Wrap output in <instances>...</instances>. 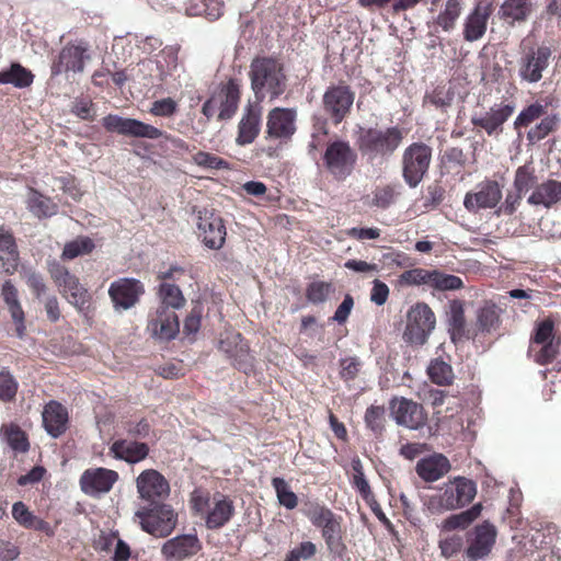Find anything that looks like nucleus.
Here are the masks:
<instances>
[{"label": "nucleus", "mask_w": 561, "mask_h": 561, "mask_svg": "<svg viewBox=\"0 0 561 561\" xmlns=\"http://www.w3.org/2000/svg\"><path fill=\"white\" fill-rule=\"evenodd\" d=\"M110 454L116 459H121L129 463H136L148 456L149 447L146 443L118 439L110 447Z\"/></svg>", "instance_id": "obj_31"}, {"label": "nucleus", "mask_w": 561, "mask_h": 561, "mask_svg": "<svg viewBox=\"0 0 561 561\" xmlns=\"http://www.w3.org/2000/svg\"><path fill=\"white\" fill-rule=\"evenodd\" d=\"M219 350L233 360V365L245 374L253 371V357L249 345L238 332H227L219 341Z\"/></svg>", "instance_id": "obj_17"}, {"label": "nucleus", "mask_w": 561, "mask_h": 561, "mask_svg": "<svg viewBox=\"0 0 561 561\" xmlns=\"http://www.w3.org/2000/svg\"><path fill=\"white\" fill-rule=\"evenodd\" d=\"M142 530L154 537L169 536L178 524V514L169 504L156 503L135 512Z\"/></svg>", "instance_id": "obj_5"}, {"label": "nucleus", "mask_w": 561, "mask_h": 561, "mask_svg": "<svg viewBox=\"0 0 561 561\" xmlns=\"http://www.w3.org/2000/svg\"><path fill=\"white\" fill-rule=\"evenodd\" d=\"M436 325V317L431 307L425 302H417L407 313V323L403 339L412 345H423Z\"/></svg>", "instance_id": "obj_8"}, {"label": "nucleus", "mask_w": 561, "mask_h": 561, "mask_svg": "<svg viewBox=\"0 0 561 561\" xmlns=\"http://www.w3.org/2000/svg\"><path fill=\"white\" fill-rule=\"evenodd\" d=\"M561 118L558 114H546L540 118V122L533 126L527 133V140L534 145L545 139L548 135L553 133L560 123Z\"/></svg>", "instance_id": "obj_43"}, {"label": "nucleus", "mask_w": 561, "mask_h": 561, "mask_svg": "<svg viewBox=\"0 0 561 561\" xmlns=\"http://www.w3.org/2000/svg\"><path fill=\"white\" fill-rule=\"evenodd\" d=\"M136 485L139 497L149 504L162 502L170 493L169 482L154 469L144 470L138 476Z\"/></svg>", "instance_id": "obj_15"}, {"label": "nucleus", "mask_w": 561, "mask_h": 561, "mask_svg": "<svg viewBox=\"0 0 561 561\" xmlns=\"http://www.w3.org/2000/svg\"><path fill=\"white\" fill-rule=\"evenodd\" d=\"M317 552L316 545L311 541H304L298 547L291 549L286 556L285 561H301L312 558Z\"/></svg>", "instance_id": "obj_60"}, {"label": "nucleus", "mask_w": 561, "mask_h": 561, "mask_svg": "<svg viewBox=\"0 0 561 561\" xmlns=\"http://www.w3.org/2000/svg\"><path fill=\"white\" fill-rule=\"evenodd\" d=\"M214 95L218 100L219 105L218 118L221 121L230 119L238 108L240 100L239 84L234 80H229L228 83Z\"/></svg>", "instance_id": "obj_35"}, {"label": "nucleus", "mask_w": 561, "mask_h": 561, "mask_svg": "<svg viewBox=\"0 0 561 561\" xmlns=\"http://www.w3.org/2000/svg\"><path fill=\"white\" fill-rule=\"evenodd\" d=\"M551 49L539 46L529 49L519 60L518 75L523 81L536 83L541 80L542 72L548 68Z\"/></svg>", "instance_id": "obj_16"}, {"label": "nucleus", "mask_w": 561, "mask_h": 561, "mask_svg": "<svg viewBox=\"0 0 561 561\" xmlns=\"http://www.w3.org/2000/svg\"><path fill=\"white\" fill-rule=\"evenodd\" d=\"M198 237L205 247L211 250L222 248L227 231L220 216L214 210L203 209L197 215Z\"/></svg>", "instance_id": "obj_12"}, {"label": "nucleus", "mask_w": 561, "mask_h": 561, "mask_svg": "<svg viewBox=\"0 0 561 561\" xmlns=\"http://www.w3.org/2000/svg\"><path fill=\"white\" fill-rule=\"evenodd\" d=\"M192 507L205 519L208 529L224 527L233 516V502L224 494L216 493L213 496L196 490L192 494Z\"/></svg>", "instance_id": "obj_4"}, {"label": "nucleus", "mask_w": 561, "mask_h": 561, "mask_svg": "<svg viewBox=\"0 0 561 561\" xmlns=\"http://www.w3.org/2000/svg\"><path fill=\"white\" fill-rule=\"evenodd\" d=\"M515 111L513 103H496L489 108V111L474 114L471 117V123L476 127H480L489 136L497 135L502 131L503 124L512 116Z\"/></svg>", "instance_id": "obj_23"}, {"label": "nucleus", "mask_w": 561, "mask_h": 561, "mask_svg": "<svg viewBox=\"0 0 561 561\" xmlns=\"http://www.w3.org/2000/svg\"><path fill=\"white\" fill-rule=\"evenodd\" d=\"M357 154L347 141L335 140L328 145L323 161L336 180H345L353 171Z\"/></svg>", "instance_id": "obj_9"}, {"label": "nucleus", "mask_w": 561, "mask_h": 561, "mask_svg": "<svg viewBox=\"0 0 561 561\" xmlns=\"http://www.w3.org/2000/svg\"><path fill=\"white\" fill-rule=\"evenodd\" d=\"M201 549L202 543L196 534H185L167 540L161 554L167 561H182L195 556Z\"/></svg>", "instance_id": "obj_24"}, {"label": "nucleus", "mask_w": 561, "mask_h": 561, "mask_svg": "<svg viewBox=\"0 0 561 561\" xmlns=\"http://www.w3.org/2000/svg\"><path fill=\"white\" fill-rule=\"evenodd\" d=\"M305 515L314 527L321 528L328 549L340 554L345 548L342 541V518L327 506L318 503H311L305 511Z\"/></svg>", "instance_id": "obj_6"}, {"label": "nucleus", "mask_w": 561, "mask_h": 561, "mask_svg": "<svg viewBox=\"0 0 561 561\" xmlns=\"http://www.w3.org/2000/svg\"><path fill=\"white\" fill-rule=\"evenodd\" d=\"M34 76L20 64H12L9 69L0 71V83L12 84L15 88H26L33 82Z\"/></svg>", "instance_id": "obj_41"}, {"label": "nucleus", "mask_w": 561, "mask_h": 561, "mask_svg": "<svg viewBox=\"0 0 561 561\" xmlns=\"http://www.w3.org/2000/svg\"><path fill=\"white\" fill-rule=\"evenodd\" d=\"M178 108V104L171 98L154 101L151 105L150 113L156 116H172Z\"/></svg>", "instance_id": "obj_62"}, {"label": "nucleus", "mask_w": 561, "mask_h": 561, "mask_svg": "<svg viewBox=\"0 0 561 561\" xmlns=\"http://www.w3.org/2000/svg\"><path fill=\"white\" fill-rule=\"evenodd\" d=\"M402 139V129L398 127L359 128L357 145L363 157L374 163L388 159L399 148Z\"/></svg>", "instance_id": "obj_2"}, {"label": "nucleus", "mask_w": 561, "mask_h": 561, "mask_svg": "<svg viewBox=\"0 0 561 561\" xmlns=\"http://www.w3.org/2000/svg\"><path fill=\"white\" fill-rule=\"evenodd\" d=\"M222 0H203L201 4L191 3L186 8V13L192 16L204 15L210 21H215L222 15Z\"/></svg>", "instance_id": "obj_44"}, {"label": "nucleus", "mask_w": 561, "mask_h": 561, "mask_svg": "<svg viewBox=\"0 0 561 561\" xmlns=\"http://www.w3.org/2000/svg\"><path fill=\"white\" fill-rule=\"evenodd\" d=\"M446 322L451 341L456 343L461 340L466 328L465 305L461 300L454 299L449 301Z\"/></svg>", "instance_id": "obj_37"}, {"label": "nucleus", "mask_w": 561, "mask_h": 561, "mask_svg": "<svg viewBox=\"0 0 561 561\" xmlns=\"http://www.w3.org/2000/svg\"><path fill=\"white\" fill-rule=\"evenodd\" d=\"M48 272L59 293L70 305L79 311L88 308L91 295L76 275L71 274L67 267L56 261L48 263Z\"/></svg>", "instance_id": "obj_7"}, {"label": "nucleus", "mask_w": 561, "mask_h": 561, "mask_svg": "<svg viewBox=\"0 0 561 561\" xmlns=\"http://www.w3.org/2000/svg\"><path fill=\"white\" fill-rule=\"evenodd\" d=\"M476 494V482L458 476L445 482L436 494L430 496L427 507L433 513L461 508L471 503Z\"/></svg>", "instance_id": "obj_3"}, {"label": "nucleus", "mask_w": 561, "mask_h": 561, "mask_svg": "<svg viewBox=\"0 0 561 561\" xmlns=\"http://www.w3.org/2000/svg\"><path fill=\"white\" fill-rule=\"evenodd\" d=\"M272 485L275 489L278 502L287 510H294L298 504L297 495L290 490L283 478H274Z\"/></svg>", "instance_id": "obj_54"}, {"label": "nucleus", "mask_w": 561, "mask_h": 561, "mask_svg": "<svg viewBox=\"0 0 561 561\" xmlns=\"http://www.w3.org/2000/svg\"><path fill=\"white\" fill-rule=\"evenodd\" d=\"M534 10L531 0H505L499 10L501 19L510 22H524L526 21Z\"/></svg>", "instance_id": "obj_38"}, {"label": "nucleus", "mask_w": 561, "mask_h": 561, "mask_svg": "<svg viewBox=\"0 0 561 561\" xmlns=\"http://www.w3.org/2000/svg\"><path fill=\"white\" fill-rule=\"evenodd\" d=\"M396 195V190L392 186L379 187L374 192L373 205L388 208L394 202Z\"/></svg>", "instance_id": "obj_61"}, {"label": "nucleus", "mask_w": 561, "mask_h": 561, "mask_svg": "<svg viewBox=\"0 0 561 561\" xmlns=\"http://www.w3.org/2000/svg\"><path fill=\"white\" fill-rule=\"evenodd\" d=\"M1 296L10 311L12 320L15 323L16 336L22 339L25 333L24 311L18 298V289L10 279L3 283Z\"/></svg>", "instance_id": "obj_33"}, {"label": "nucleus", "mask_w": 561, "mask_h": 561, "mask_svg": "<svg viewBox=\"0 0 561 561\" xmlns=\"http://www.w3.org/2000/svg\"><path fill=\"white\" fill-rule=\"evenodd\" d=\"M502 310L493 302H485L477 312V325L483 333L495 332L501 325Z\"/></svg>", "instance_id": "obj_40"}, {"label": "nucleus", "mask_w": 561, "mask_h": 561, "mask_svg": "<svg viewBox=\"0 0 561 561\" xmlns=\"http://www.w3.org/2000/svg\"><path fill=\"white\" fill-rule=\"evenodd\" d=\"M462 7L460 0H448L444 10L437 15L436 23L445 32L454 30L456 21L461 13Z\"/></svg>", "instance_id": "obj_47"}, {"label": "nucleus", "mask_w": 561, "mask_h": 561, "mask_svg": "<svg viewBox=\"0 0 561 561\" xmlns=\"http://www.w3.org/2000/svg\"><path fill=\"white\" fill-rule=\"evenodd\" d=\"M103 127L110 133L126 137L158 139L163 133L159 128L130 117L108 114L102 119Z\"/></svg>", "instance_id": "obj_10"}, {"label": "nucleus", "mask_w": 561, "mask_h": 561, "mask_svg": "<svg viewBox=\"0 0 561 561\" xmlns=\"http://www.w3.org/2000/svg\"><path fill=\"white\" fill-rule=\"evenodd\" d=\"M0 438L16 454H24L30 449L27 436L18 424H2Z\"/></svg>", "instance_id": "obj_39"}, {"label": "nucleus", "mask_w": 561, "mask_h": 561, "mask_svg": "<svg viewBox=\"0 0 561 561\" xmlns=\"http://www.w3.org/2000/svg\"><path fill=\"white\" fill-rule=\"evenodd\" d=\"M159 295L161 298L160 307H167L168 309L174 310L182 308L185 304V298L181 289L173 284H161Z\"/></svg>", "instance_id": "obj_48"}, {"label": "nucleus", "mask_w": 561, "mask_h": 561, "mask_svg": "<svg viewBox=\"0 0 561 561\" xmlns=\"http://www.w3.org/2000/svg\"><path fill=\"white\" fill-rule=\"evenodd\" d=\"M481 511L482 505L480 503L474 504L471 508L446 518L442 527L444 530L463 529L480 516Z\"/></svg>", "instance_id": "obj_45"}, {"label": "nucleus", "mask_w": 561, "mask_h": 561, "mask_svg": "<svg viewBox=\"0 0 561 561\" xmlns=\"http://www.w3.org/2000/svg\"><path fill=\"white\" fill-rule=\"evenodd\" d=\"M463 287V282L460 277L451 274H446L438 270H434L432 282V289L439 291L458 290Z\"/></svg>", "instance_id": "obj_55"}, {"label": "nucleus", "mask_w": 561, "mask_h": 561, "mask_svg": "<svg viewBox=\"0 0 561 561\" xmlns=\"http://www.w3.org/2000/svg\"><path fill=\"white\" fill-rule=\"evenodd\" d=\"M450 468V462L446 456L435 454L419 460L415 470L422 480L434 482L448 473Z\"/></svg>", "instance_id": "obj_30"}, {"label": "nucleus", "mask_w": 561, "mask_h": 561, "mask_svg": "<svg viewBox=\"0 0 561 561\" xmlns=\"http://www.w3.org/2000/svg\"><path fill=\"white\" fill-rule=\"evenodd\" d=\"M322 103L325 114L337 125L348 114L354 103V93L347 85H331L324 92Z\"/></svg>", "instance_id": "obj_13"}, {"label": "nucleus", "mask_w": 561, "mask_h": 561, "mask_svg": "<svg viewBox=\"0 0 561 561\" xmlns=\"http://www.w3.org/2000/svg\"><path fill=\"white\" fill-rule=\"evenodd\" d=\"M490 9L488 5L478 4L472 12L468 14L463 24V37L467 42L480 39L488 25Z\"/></svg>", "instance_id": "obj_32"}, {"label": "nucleus", "mask_w": 561, "mask_h": 561, "mask_svg": "<svg viewBox=\"0 0 561 561\" xmlns=\"http://www.w3.org/2000/svg\"><path fill=\"white\" fill-rule=\"evenodd\" d=\"M432 149L424 144H412L403 154V178L410 187H415L428 170Z\"/></svg>", "instance_id": "obj_11"}, {"label": "nucleus", "mask_w": 561, "mask_h": 561, "mask_svg": "<svg viewBox=\"0 0 561 561\" xmlns=\"http://www.w3.org/2000/svg\"><path fill=\"white\" fill-rule=\"evenodd\" d=\"M89 59L87 47L83 45H67L59 53L58 59L51 66V75L58 76L64 72H81L84 61Z\"/></svg>", "instance_id": "obj_25"}, {"label": "nucleus", "mask_w": 561, "mask_h": 561, "mask_svg": "<svg viewBox=\"0 0 561 561\" xmlns=\"http://www.w3.org/2000/svg\"><path fill=\"white\" fill-rule=\"evenodd\" d=\"M192 161L205 170H230V163L227 160L206 151L195 152Z\"/></svg>", "instance_id": "obj_50"}, {"label": "nucleus", "mask_w": 561, "mask_h": 561, "mask_svg": "<svg viewBox=\"0 0 561 561\" xmlns=\"http://www.w3.org/2000/svg\"><path fill=\"white\" fill-rule=\"evenodd\" d=\"M496 528L489 522L477 525L472 531L466 556L471 561L488 557L495 543Z\"/></svg>", "instance_id": "obj_22"}, {"label": "nucleus", "mask_w": 561, "mask_h": 561, "mask_svg": "<svg viewBox=\"0 0 561 561\" xmlns=\"http://www.w3.org/2000/svg\"><path fill=\"white\" fill-rule=\"evenodd\" d=\"M12 517L23 527H36L37 522L33 513L26 507L23 502H15L12 506Z\"/></svg>", "instance_id": "obj_58"}, {"label": "nucleus", "mask_w": 561, "mask_h": 561, "mask_svg": "<svg viewBox=\"0 0 561 561\" xmlns=\"http://www.w3.org/2000/svg\"><path fill=\"white\" fill-rule=\"evenodd\" d=\"M42 417L44 427L51 437L57 438L66 432L68 412L59 402H48L43 410Z\"/></svg>", "instance_id": "obj_28"}, {"label": "nucleus", "mask_w": 561, "mask_h": 561, "mask_svg": "<svg viewBox=\"0 0 561 561\" xmlns=\"http://www.w3.org/2000/svg\"><path fill=\"white\" fill-rule=\"evenodd\" d=\"M148 328L154 337L161 341H170L180 331L179 318L174 310L159 307L156 317L150 320Z\"/></svg>", "instance_id": "obj_26"}, {"label": "nucleus", "mask_w": 561, "mask_h": 561, "mask_svg": "<svg viewBox=\"0 0 561 561\" xmlns=\"http://www.w3.org/2000/svg\"><path fill=\"white\" fill-rule=\"evenodd\" d=\"M434 270L412 268L405 271L400 276V282L410 286L424 285L432 288Z\"/></svg>", "instance_id": "obj_52"}, {"label": "nucleus", "mask_w": 561, "mask_h": 561, "mask_svg": "<svg viewBox=\"0 0 561 561\" xmlns=\"http://www.w3.org/2000/svg\"><path fill=\"white\" fill-rule=\"evenodd\" d=\"M531 341L535 344H547L554 342L553 322L550 319L541 321L537 325Z\"/></svg>", "instance_id": "obj_59"}, {"label": "nucleus", "mask_w": 561, "mask_h": 561, "mask_svg": "<svg viewBox=\"0 0 561 561\" xmlns=\"http://www.w3.org/2000/svg\"><path fill=\"white\" fill-rule=\"evenodd\" d=\"M178 53V48L167 46L157 55L156 66L162 81L175 80L180 76Z\"/></svg>", "instance_id": "obj_36"}, {"label": "nucleus", "mask_w": 561, "mask_h": 561, "mask_svg": "<svg viewBox=\"0 0 561 561\" xmlns=\"http://www.w3.org/2000/svg\"><path fill=\"white\" fill-rule=\"evenodd\" d=\"M19 382L8 367L0 369V400L12 401L18 392Z\"/></svg>", "instance_id": "obj_53"}, {"label": "nucleus", "mask_w": 561, "mask_h": 561, "mask_svg": "<svg viewBox=\"0 0 561 561\" xmlns=\"http://www.w3.org/2000/svg\"><path fill=\"white\" fill-rule=\"evenodd\" d=\"M94 242L89 237H78L77 239L66 243L62 257L73 260L77 256L90 253L94 249Z\"/></svg>", "instance_id": "obj_51"}, {"label": "nucleus", "mask_w": 561, "mask_h": 561, "mask_svg": "<svg viewBox=\"0 0 561 561\" xmlns=\"http://www.w3.org/2000/svg\"><path fill=\"white\" fill-rule=\"evenodd\" d=\"M145 293L140 280L130 277H123L114 280L108 288V296L115 311L133 308Z\"/></svg>", "instance_id": "obj_14"}, {"label": "nucleus", "mask_w": 561, "mask_h": 561, "mask_svg": "<svg viewBox=\"0 0 561 561\" xmlns=\"http://www.w3.org/2000/svg\"><path fill=\"white\" fill-rule=\"evenodd\" d=\"M547 114V108L539 102H535L523 108L514 121V128L519 130L527 127Z\"/></svg>", "instance_id": "obj_49"}, {"label": "nucleus", "mask_w": 561, "mask_h": 561, "mask_svg": "<svg viewBox=\"0 0 561 561\" xmlns=\"http://www.w3.org/2000/svg\"><path fill=\"white\" fill-rule=\"evenodd\" d=\"M19 265V253L12 234L0 226V272L13 274Z\"/></svg>", "instance_id": "obj_34"}, {"label": "nucleus", "mask_w": 561, "mask_h": 561, "mask_svg": "<svg viewBox=\"0 0 561 561\" xmlns=\"http://www.w3.org/2000/svg\"><path fill=\"white\" fill-rule=\"evenodd\" d=\"M118 480V473L106 468L85 470L80 477V486L84 494L98 497L108 493Z\"/></svg>", "instance_id": "obj_18"}, {"label": "nucleus", "mask_w": 561, "mask_h": 561, "mask_svg": "<svg viewBox=\"0 0 561 561\" xmlns=\"http://www.w3.org/2000/svg\"><path fill=\"white\" fill-rule=\"evenodd\" d=\"M537 178L529 165H522L515 172L514 187L519 194L534 190L537 185Z\"/></svg>", "instance_id": "obj_56"}, {"label": "nucleus", "mask_w": 561, "mask_h": 561, "mask_svg": "<svg viewBox=\"0 0 561 561\" xmlns=\"http://www.w3.org/2000/svg\"><path fill=\"white\" fill-rule=\"evenodd\" d=\"M391 415L397 424L410 430H419L425 425L426 414L421 404L405 399H393L390 402Z\"/></svg>", "instance_id": "obj_20"}, {"label": "nucleus", "mask_w": 561, "mask_h": 561, "mask_svg": "<svg viewBox=\"0 0 561 561\" xmlns=\"http://www.w3.org/2000/svg\"><path fill=\"white\" fill-rule=\"evenodd\" d=\"M502 198V190L496 181L486 180L476 186L474 192L466 194L463 206L469 211L495 207Z\"/></svg>", "instance_id": "obj_19"}, {"label": "nucleus", "mask_w": 561, "mask_h": 561, "mask_svg": "<svg viewBox=\"0 0 561 561\" xmlns=\"http://www.w3.org/2000/svg\"><path fill=\"white\" fill-rule=\"evenodd\" d=\"M251 88L255 99L271 101L282 95L286 89V77L282 65L271 57H257L250 66Z\"/></svg>", "instance_id": "obj_1"}, {"label": "nucleus", "mask_w": 561, "mask_h": 561, "mask_svg": "<svg viewBox=\"0 0 561 561\" xmlns=\"http://www.w3.org/2000/svg\"><path fill=\"white\" fill-rule=\"evenodd\" d=\"M297 112L295 108L275 107L270 111L266 133L273 139H289L296 131Z\"/></svg>", "instance_id": "obj_21"}, {"label": "nucleus", "mask_w": 561, "mask_h": 561, "mask_svg": "<svg viewBox=\"0 0 561 561\" xmlns=\"http://www.w3.org/2000/svg\"><path fill=\"white\" fill-rule=\"evenodd\" d=\"M559 202H561V182L552 179L537 184L527 198L529 205L545 208H550Z\"/></svg>", "instance_id": "obj_29"}, {"label": "nucleus", "mask_w": 561, "mask_h": 561, "mask_svg": "<svg viewBox=\"0 0 561 561\" xmlns=\"http://www.w3.org/2000/svg\"><path fill=\"white\" fill-rule=\"evenodd\" d=\"M24 278L36 298L41 299L46 291V285L43 280V277L35 271L27 270L24 272Z\"/></svg>", "instance_id": "obj_64"}, {"label": "nucleus", "mask_w": 561, "mask_h": 561, "mask_svg": "<svg viewBox=\"0 0 561 561\" xmlns=\"http://www.w3.org/2000/svg\"><path fill=\"white\" fill-rule=\"evenodd\" d=\"M332 291L333 287L330 283L313 282L307 288V298L312 304H322Z\"/></svg>", "instance_id": "obj_57"}, {"label": "nucleus", "mask_w": 561, "mask_h": 561, "mask_svg": "<svg viewBox=\"0 0 561 561\" xmlns=\"http://www.w3.org/2000/svg\"><path fill=\"white\" fill-rule=\"evenodd\" d=\"M383 409L371 405L366 410L365 423L375 433L382 430Z\"/></svg>", "instance_id": "obj_63"}, {"label": "nucleus", "mask_w": 561, "mask_h": 561, "mask_svg": "<svg viewBox=\"0 0 561 561\" xmlns=\"http://www.w3.org/2000/svg\"><path fill=\"white\" fill-rule=\"evenodd\" d=\"M262 110L260 105L249 104L238 125L236 142L239 146L252 144L261 130Z\"/></svg>", "instance_id": "obj_27"}, {"label": "nucleus", "mask_w": 561, "mask_h": 561, "mask_svg": "<svg viewBox=\"0 0 561 561\" xmlns=\"http://www.w3.org/2000/svg\"><path fill=\"white\" fill-rule=\"evenodd\" d=\"M27 208L36 217H51L58 211V206L50 197L31 190L27 197Z\"/></svg>", "instance_id": "obj_42"}, {"label": "nucleus", "mask_w": 561, "mask_h": 561, "mask_svg": "<svg viewBox=\"0 0 561 561\" xmlns=\"http://www.w3.org/2000/svg\"><path fill=\"white\" fill-rule=\"evenodd\" d=\"M427 375L434 383L439 386L450 385L454 380L451 366L439 358L431 360L427 366Z\"/></svg>", "instance_id": "obj_46"}]
</instances>
